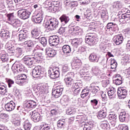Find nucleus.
<instances>
[{
    "mask_svg": "<svg viewBox=\"0 0 130 130\" xmlns=\"http://www.w3.org/2000/svg\"><path fill=\"white\" fill-rule=\"evenodd\" d=\"M46 27L49 31H52L58 27V20L56 18H51L46 24Z\"/></svg>",
    "mask_w": 130,
    "mask_h": 130,
    "instance_id": "f257e3e1",
    "label": "nucleus"
},
{
    "mask_svg": "<svg viewBox=\"0 0 130 130\" xmlns=\"http://www.w3.org/2000/svg\"><path fill=\"white\" fill-rule=\"evenodd\" d=\"M7 20L11 25H13L14 27H20V20L18 19H14V14L10 13L7 15Z\"/></svg>",
    "mask_w": 130,
    "mask_h": 130,
    "instance_id": "f03ea898",
    "label": "nucleus"
},
{
    "mask_svg": "<svg viewBox=\"0 0 130 130\" xmlns=\"http://www.w3.org/2000/svg\"><path fill=\"white\" fill-rule=\"evenodd\" d=\"M12 70L14 74L22 73L25 71V66L19 62H16L13 64Z\"/></svg>",
    "mask_w": 130,
    "mask_h": 130,
    "instance_id": "7ed1b4c3",
    "label": "nucleus"
},
{
    "mask_svg": "<svg viewBox=\"0 0 130 130\" xmlns=\"http://www.w3.org/2000/svg\"><path fill=\"white\" fill-rule=\"evenodd\" d=\"M32 75L34 78H39V77H43L44 72L42 71V68L41 66H38L36 67L32 71Z\"/></svg>",
    "mask_w": 130,
    "mask_h": 130,
    "instance_id": "20e7f679",
    "label": "nucleus"
},
{
    "mask_svg": "<svg viewBox=\"0 0 130 130\" xmlns=\"http://www.w3.org/2000/svg\"><path fill=\"white\" fill-rule=\"evenodd\" d=\"M74 77H75L74 72H71L68 73L64 79V81L68 87H71L74 84V79H73Z\"/></svg>",
    "mask_w": 130,
    "mask_h": 130,
    "instance_id": "39448f33",
    "label": "nucleus"
},
{
    "mask_svg": "<svg viewBox=\"0 0 130 130\" xmlns=\"http://www.w3.org/2000/svg\"><path fill=\"white\" fill-rule=\"evenodd\" d=\"M58 70V68L54 67L50 68L48 70V74L51 79H56V78L59 77V70Z\"/></svg>",
    "mask_w": 130,
    "mask_h": 130,
    "instance_id": "423d86ee",
    "label": "nucleus"
},
{
    "mask_svg": "<svg viewBox=\"0 0 130 130\" xmlns=\"http://www.w3.org/2000/svg\"><path fill=\"white\" fill-rule=\"evenodd\" d=\"M16 83L18 85L22 86L27 81V75L25 74L18 75L15 77Z\"/></svg>",
    "mask_w": 130,
    "mask_h": 130,
    "instance_id": "0eeeda50",
    "label": "nucleus"
},
{
    "mask_svg": "<svg viewBox=\"0 0 130 130\" xmlns=\"http://www.w3.org/2000/svg\"><path fill=\"white\" fill-rule=\"evenodd\" d=\"M17 14L20 19H22V20H26V19H29L30 15H31V12L25 10H20L18 11Z\"/></svg>",
    "mask_w": 130,
    "mask_h": 130,
    "instance_id": "6e6552de",
    "label": "nucleus"
},
{
    "mask_svg": "<svg viewBox=\"0 0 130 130\" xmlns=\"http://www.w3.org/2000/svg\"><path fill=\"white\" fill-rule=\"evenodd\" d=\"M62 91H63V86L58 85L56 87V89L53 90L52 94L55 98H58L62 94Z\"/></svg>",
    "mask_w": 130,
    "mask_h": 130,
    "instance_id": "1a4fd4ad",
    "label": "nucleus"
},
{
    "mask_svg": "<svg viewBox=\"0 0 130 130\" xmlns=\"http://www.w3.org/2000/svg\"><path fill=\"white\" fill-rule=\"evenodd\" d=\"M117 95L119 99H124L127 95V90L125 87H119L117 90Z\"/></svg>",
    "mask_w": 130,
    "mask_h": 130,
    "instance_id": "9d476101",
    "label": "nucleus"
},
{
    "mask_svg": "<svg viewBox=\"0 0 130 130\" xmlns=\"http://www.w3.org/2000/svg\"><path fill=\"white\" fill-rule=\"evenodd\" d=\"M15 41H10L8 42L6 46H7L8 52L9 53H14L16 52V49H17V45L14 44Z\"/></svg>",
    "mask_w": 130,
    "mask_h": 130,
    "instance_id": "9b49d317",
    "label": "nucleus"
},
{
    "mask_svg": "<svg viewBox=\"0 0 130 130\" xmlns=\"http://www.w3.org/2000/svg\"><path fill=\"white\" fill-rule=\"evenodd\" d=\"M95 38H96V37L93 34H88L85 37V42L88 44V45L92 46L94 45Z\"/></svg>",
    "mask_w": 130,
    "mask_h": 130,
    "instance_id": "f8f14e48",
    "label": "nucleus"
},
{
    "mask_svg": "<svg viewBox=\"0 0 130 130\" xmlns=\"http://www.w3.org/2000/svg\"><path fill=\"white\" fill-rule=\"evenodd\" d=\"M49 43L51 46H56L59 43V38L57 36H52L49 37Z\"/></svg>",
    "mask_w": 130,
    "mask_h": 130,
    "instance_id": "ddd939ff",
    "label": "nucleus"
},
{
    "mask_svg": "<svg viewBox=\"0 0 130 130\" xmlns=\"http://www.w3.org/2000/svg\"><path fill=\"white\" fill-rule=\"evenodd\" d=\"M82 87H83L82 81L74 84L73 85V89L74 90V94H75V95H78V94L80 93V92H81V88Z\"/></svg>",
    "mask_w": 130,
    "mask_h": 130,
    "instance_id": "4468645a",
    "label": "nucleus"
},
{
    "mask_svg": "<svg viewBox=\"0 0 130 130\" xmlns=\"http://www.w3.org/2000/svg\"><path fill=\"white\" fill-rule=\"evenodd\" d=\"M69 32L72 35H78L80 33H83V29L79 26H71L70 27Z\"/></svg>",
    "mask_w": 130,
    "mask_h": 130,
    "instance_id": "2eb2a0df",
    "label": "nucleus"
},
{
    "mask_svg": "<svg viewBox=\"0 0 130 130\" xmlns=\"http://www.w3.org/2000/svg\"><path fill=\"white\" fill-rule=\"evenodd\" d=\"M31 119L34 122H39V121H40L42 119V116H41L39 113L34 111L32 112Z\"/></svg>",
    "mask_w": 130,
    "mask_h": 130,
    "instance_id": "dca6fc26",
    "label": "nucleus"
},
{
    "mask_svg": "<svg viewBox=\"0 0 130 130\" xmlns=\"http://www.w3.org/2000/svg\"><path fill=\"white\" fill-rule=\"evenodd\" d=\"M28 38V36H27V30L25 29L21 30L19 34V40L21 42L25 41L26 39Z\"/></svg>",
    "mask_w": 130,
    "mask_h": 130,
    "instance_id": "f3484780",
    "label": "nucleus"
},
{
    "mask_svg": "<svg viewBox=\"0 0 130 130\" xmlns=\"http://www.w3.org/2000/svg\"><path fill=\"white\" fill-rule=\"evenodd\" d=\"M113 42L116 45H120L123 42V36L122 35L115 36L113 38Z\"/></svg>",
    "mask_w": 130,
    "mask_h": 130,
    "instance_id": "a211bd4d",
    "label": "nucleus"
},
{
    "mask_svg": "<svg viewBox=\"0 0 130 130\" xmlns=\"http://www.w3.org/2000/svg\"><path fill=\"white\" fill-rule=\"evenodd\" d=\"M81 65L82 63L81 62V60L79 59H75L73 60L71 63V66L73 70H79Z\"/></svg>",
    "mask_w": 130,
    "mask_h": 130,
    "instance_id": "6ab92c4d",
    "label": "nucleus"
},
{
    "mask_svg": "<svg viewBox=\"0 0 130 130\" xmlns=\"http://www.w3.org/2000/svg\"><path fill=\"white\" fill-rule=\"evenodd\" d=\"M16 107V104L13 101L5 105V109L7 111H13Z\"/></svg>",
    "mask_w": 130,
    "mask_h": 130,
    "instance_id": "aec40b11",
    "label": "nucleus"
},
{
    "mask_svg": "<svg viewBox=\"0 0 130 130\" xmlns=\"http://www.w3.org/2000/svg\"><path fill=\"white\" fill-rule=\"evenodd\" d=\"M37 103L35 101H32V100H29L26 102L24 104V106L26 107V108H35L37 106Z\"/></svg>",
    "mask_w": 130,
    "mask_h": 130,
    "instance_id": "412c9836",
    "label": "nucleus"
},
{
    "mask_svg": "<svg viewBox=\"0 0 130 130\" xmlns=\"http://www.w3.org/2000/svg\"><path fill=\"white\" fill-rule=\"evenodd\" d=\"M46 53L49 57H54L56 55V51L53 49L48 48L46 49Z\"/></svg>",
    "mask_w": 130,
    "mask_h": 130,
    "instance_id": "4be33fe9",
    "label": "nucleus"
},
{
    "mask_svg": "<svg viewBox=\"0 0 130 130\" xmlns=\"http://www.w3.org/2000/svg\"><path fill=\"white\" fill-rule=\"evenodd\" d=\"M31 35L33 38H35L36 39H38V37L40 36V31L38 28H35L31 31Z\"/></svg>",
    "mask_w": 130,
    "mask_h": 130,
    "instance_id": "5701e85b",
    "label": "nucleus"
},
{
    "mask_svg": "<svg viewBox=\"0 0 130 130\" xmlns=\"http://www.w3.org/2000/svg\"><path fill=\"white\" fill-rule=\"evenodd\" d=\"M108 95L110 99L115 98V88L114 87L109 88L108 91Z\"/></svg>",
    "mask_w": 130,
    "mask_h": 130,
    "instance_id": "b1692460",
    "label": "nucleus"
},
{
    "mask_svg": "<svg viewBox=\"0 0 130 130\" xmlns=\"http://www.w3.org/2000/svg\"><path fill=\"white\" fill-rule=\"evenodd\" d=\"M23 59L24 63L26 64V66H32L33 64V58L25 56Z\"/></svg>",
    "mask_w": 130,
    "mask_h": 130,
    "instance_id": "393cba45",
    "label": "nucleus"
},
{
    "mask_svg": "<svg viewBox=\"0 0 130 130\" xmlns=\"http://www.w3.org/2000/svg\"><path fill=\"white\" fill-rule=\"evenodd\" d=\"M116 79L113 81L114 84L115 85H119L122 84V77L120 76V75H116Z\"/></svg>",
    "mask_w": 130,
    "mask_h": 130,
    "instance_id": "a878e982",
    "label": "nucleus"
},
{
    "mask_svg": "<svg viewBox=\"0 0 130 130\" xmlns=\"http://www.w3.org/2000/svg\"><path fill=\"white\" fill-rule=\"evenodd\" d=\"M98 57L94 53H91L89 56V60L90 62H98Z\"/></svg>",
    "mask_w": 130,
    "mask_h": 130,
    "instance_id": "bb28decb",
    "label": "nucleus"
},
{
    "mask_svg": "<svg viewBox=\"0 0 130 130\" xmlns=\"http://www.w3.org/2000/svg\"><path fill=\"white\" fill-rule=\"evenodd\" d=\"M6 93H8L7 86L4 85V83H0V94L1 95H6Z\"/></svg>",
    "mask_w": 130,
    "mask_h": 130,
    "instance_id": "cd10ccee",
    "label": "nucleus"
},
{
    "mask_svg": "<svg viewBox=\"0 0 130 130\" xmlns=\"http://www.w3.org/2000/svg\"><path fill=\"white\" fill-rule=\"evenodd\" d=\"M59 20L61 23H64V24H68L70 21V18L69 16H66V14H63L60 18Z\"/></svg>",
    "mask_w": 130,
    "mask_h": 130,
    "instance_id": "c85d7f7f",
    "label": "nucleus"
},
{
    "mask_svg": "<svg viewBox=\"0 0 130 130\" xmlns=\"http://www.w3.org/2000/svg\"><path fill=\"white\" fill-rule=\"evenodd\" d=\"M93 126H94V124L92 122H89L86 123L84 124L83 127V130H91L92 129Z\"/></svg>",
    "mask_w": 130,
    "mask_h": 130,
    "instance_id": "c756f323",
    "label": "nucleus"
},
{
    "mask_svg": "<svg viewBox=\"0 0 130 130\" xmlns=\"http://www.w3.org/2000/svg\"><path fill=\"white\" fill-rule=\"evenodd\" d=\"M126 117H127V114H126L125 112H122L120 113L119 118L120 121H121V122H123V121H125V118H126Z\"/></svg>",
    "mask_w": 130,
    "mask_h": 130,
    "instance_id": "7c9ffc66",
    "label": "nucleus"
},
{
    "mask_svg": "<svg viewBox=\"0 0 130 130\" xmlns=\"http://www.w3.org/2000/svg\"><path fill=\"white\" fill-rule=\"evenodd\" d=\"M23 126L25 130H30L32 127V124L30 123L29 120H26L24 122Z\"/></svg>",
    "mask_w": 130,
    "mask_h": 130,
    "instance_id": "2f4dec72",
    "label": "nucleus"
},
{
    "mask_svg": "<svg viewBox=\"0 0 130 130\" xmlns=\"http://www.w3.org/2000/svg\"><path fill=\"white\" fill-rule=\"evenodd\" d=\"M107 114V112L100 111L98 113L97 117L99 119H102L106 117Z\"/></svg>",
    "mask_w": 130,
    "mask_h": 130,
    "instance_id": "473e14b6",
    "label": "nucleus"
},
{
    "mask_svg": "<svg viewBox=\"0 0 130 130\" xmlns=\"http://www.w3.org/2000/svg\"><path fill=\"white\" fill-rule=\"evenodd\" d=\"M62 51L63 53H70L71 51H72V49H71V47L69 45H64L62 47Z\"/></svg>",
    "mask_w": 130,
    "mask_h": 130,
    "instance_id": "72a5a7b5",
    "label": "nucleus"
},
{
    "mask_svg": "<svg viewBox=\"0 0 130 130\" xmlns=\"http://www.w3.org/2000/svg\"><path fill=\"white\" fill-rule=\"evenodd\" d=\"M43 20V17L37 16H36V17L32 18V22H34L36 24H40V23H41V22H42Z\"/></svg>",
    "mask_w": 130,
    "mask_h": 130,
    "instance_id": "f704fd0d",
    "label": "nucleus"
},
{
    "mask_svg": "<svg viewBox=\"0 0 130 130\" xmlns=\"http://www.w3.org/2000/svg\"><path fill=\"white\" fill-rule=\"evenodd\" d=\"M82 43V39H76L74 40L72 42V45L74 46L75 47H77L78 45H79V44H81Z\"/></svg>",
    "mask_w": 130,
    "mask_h": 130,
    "instance_id": "c9c22d12",
    "label": "nucleus"
},
{
    "mask_svg": "<svg viewBox=\"0 0 130 130\" xmlns=\"http://www.w3.org/2000/svg\"><path fill=\"white\" fill-rule=\"evenodd\" d=\"M10 36V32L8 30H2L1 31V37L7 39Z\"/></svg>",
    "mask_w": 130,
    "mask_h": 130,
    "instance_id": "e433bc0d",
    "label": "nucleus"
},
{
    "mask_svg": "<svg viewBox=\"0 0 130 130\" xmlns=\"http://www.w3.org/2000/svg\"><path fill=\"white\" fill-rule=\"evenodd\" d=\"M117 118V117L116 116V115L112 112H111L108 116V119L112 121H115Z\"/></svg>",
    "mask_w": 130,
    "mask_h": 130,
    "instance_id": "4c0bfd02",
    "label": "nucleus"
},
{
    "mask_svg": "<svg viewBox=\"0 0 130 130\" xmlns=\"http://www.w3.org/2000/svg\"><path fill=\"white\" fill-rule=\"evenodd\" d=\"M38 39H39V41H40V43H41V44H42L43 45V46H45V45H46V44H47V39H46V38L39 37V38H38Z\"/></svg>",
    "mask_w": 130,
    "mask_h": 130,
    "instance_id": "58836bf2",
    "label": "nucleus"
},
{
    "mask_svg": "<svg viewBox=\"0 0 130 130\" xmlns=\"http://www.w3.org/2000/svg\"><path fill=\"white\" fill-rule=\"evenodd\" d=\"M0 118L3 119V121H8V120L9 119V115L6 113H1L0 114Z\"/></svg>",
    "mask_w": 130,
    "mask_h": 130,
    "instance_id": "ea45409f",
    "label": "nucleus"
},
{
    "mask_svg": "<svg viewBox=\"0 0 130 130\" xmlns=\"http://www.w3.org/2000/svg\"><path fill=\"white\" fill-rule=\"evenodd\" d=\"M33 52L34 55L38 56V57H42V56L43 55L42 52H40V50H36V49H35L33 50Z\"/></svg>",
    "mask_w": 130,
    "mask_h": 130,
    "instance_id": "a19ab883",
    "label": "nucleus"
},
{
    "mask_svg": "<svg viewBox=\"0 0 130 130\" xmlns=\"http://www.w3.org/2000/svg\"><path fill=\"white\" fill-rule=\"evenodd\" d=\"M90 103L94 109H97V108H98V107H97V105H98V101L97 100L94 99L91 100Z\"/></svg>",
    "mask_w": 130,
    "mask_h": 130,
    "instance_id": "79ce46f5",
    "label": "nucleus"
},
{
    "mask_svg": "<svg viewBox=\"0 0 130 130\" xmlns=\"http://www.w3.org/2000/svg\"><path fill=\"white\" fill-rule=\"evenodd\" d=\"M113 8L116 9H120V8H121V3L118 1L114 2L113 4Z\"/></svg>",
    "mask_w": 130,
    "mask_h": 130,
    "instance_id": "37998d69",
    "label": "nucleus"
},
{
    "mask_svg": "<svg viewBox=\"0 0 130 130\" xmlns=\"http://www.w3.org/2000/svg\"><path fill=\"white\" fill-rule=\"evenodd\" d=\"M119 19H122V20H125V21H128L130 20V17L125 14H123L121 16H119Z\"/></svg>",
    "mask_w": 130,
    "mask_h": 130,
    "instance_id": "c03bdc74",
    "label": "nucleus"
},
{
    "mask_svg": "<svg viewBox=\"0 0 130 130\" xmlns=\"http://www.w3.org/2000/svg\"><path fill=\"white\" fill-rule=\"evenodd\" d=\"M24 44L27 46L28 47H33L34 46V43L32 41H27L24 42Z\"/></svg>",
    "mask_w": 130,
    "mask_h": 130,
    "instance_id": "a18cd8bd",
    "label": "nucleus"
},
{
    "mask_svg": "<svg viewBox=\"0 0 130 130\" xmlns=\"http://www.w3.org/2000/svg\"><path fill=\"white\" fill-rule=\"evenodd\" d=\"M65 124L64 120H59L57 122V126L58 127H63Z\"/></svg>",
    "mask_w": 130,
    "mask_h": 130,
    "instance_id": "49530a36",
    "label": "nucleus"
},
{
    "mask_svg": "<svg viewBox=\"0 0 130 130\" xmlns=\"http://www.w3.org/2000/svg\"><path fill=\"white\" fill-rule=\"evenodd\" d=\"M1 59L2 61H3V62H5V61H8V56H7V54H3L1 56Z\"/></svg>",
    "mask_w": 130,
    "mask_h": 130,
    "instance_id": "de8ad7c7",
    "label": "nucleus"
},
{
    "mask_svg": "<svg viewBox=\"0 0 130 130\" xmlns=\"http://www.w3.org/2000/svg\"><path fill=\"white\" fill-rule=\"evenodd\" d=\"M41 128L40 130H49L50 129V127L48 126V125L45 124H42L41 125Z\"/></svg>",
    "mask_w": 130,
    "mask_h": 130,
    "instance_id": "09e8293b",
    "label": "nucleus"
},
{
    "mask_svg": "<svg viewBox=\"0 0 130 130\" xmlns=\"http://www.w3.org/2000/svg\"><path fill=\"white\" fill-rule=\"evenodd\" d=\"M109 84V80L108 79H105L102 81V86L103 87H107V85Z\"/></svg>",
    "mask_w": 130,
    "mask_h": 130,
    "instance_id": "8fccbe9b",
    "label": "nucleus"
},
{
    "mask_svg": "<svg viewBox=\"0 0 130 130\" xmlns=\"http://www.w3.org/2000/svg\"><path fill=\"white\" fill-rule=\"evenodd\" d=\"M101 127L103 128V129H107V128L109 127V124L107 123H102L101 124Z\"/></svg>",
    "mask_w": 130,
    "mask_h": 130,
    "instance_id": "3c124183",
    "label": "nucleus"
},
{
    "mask_svg": "<svg viewBox=\"0 0 130 130\" xmlns=\"http://www.w3.org/2000/svg\"><path fill=\"white\" fill-rule=\"evenodd\" d=\"M98 90H99V87L98 86L91 87V92L93 93V94H96V93L98 92Z\"/></svg>",
    "mask_w": 130,
    "mask_h": 130,
    "instance_id": "603ef678",
    "label": "nucleus"
},
{
    "mask_svg": "<svg viewBox=\"0 0 130 130\" xmlns=\"http://www.w3.org/2000/svg\"><path fill=\"white\" fill-rule=\"evenodd\" d=\"M117 30H118L117 25L113 23V25H112V27L111 28V31H114V32H115L116 31H117Z\"/></svg>",
    "mask_w": 130,
    "mask_h": 130,
    "instance_id": "864d4df0",
    "label": "nucleus"
},
{
    "mask_svg": "<svg viewBox=\"0 0 130 130\" xmlns=\"http://www.w3.org/2000/svg\"><path fill=\"white\" fill-rule=\"evenodd\" d=\"M13 123L15 125H17V126H19L21 124V120L15 119L13 120Z\"/></svg>",
    "mask_w": 130,
    "mask_h": 130,
    "instance_id": "5fc2aeb1",
    "label": "nucleus"
},
{
    "mask_svg": "<svg viewBox=\"0 0 130 130\" xmlns=\"http://www.w3.org/2000/svg\"><path fill=\"white\" fill-rule=\"evenodd\" d=\"M43 86H38L35 90H36V92H39V93H40V92H43Z\"/></svg>",
    "mask_w": 130,
    "mask_h": 130,
    "instance_id": "6e6d98bb",
    "label": "nucleus"
},
{
    "mask_svg": "<svg viewBox=\"0 0 130 130\" xmlns=\"http://www.w3.org/2000/svg\"><path fill=\"white\" fill-rule=\"evenodd\" d=\"M92 73L94 74H98L99 73V69H98V67H93L91 70Z\"/></svg>",
    "mask_w": 130,
    "mask_h": 130,
    "instance_id": "4d7b16f0",
    "label": "nucleus"
},
{
    "mask_svg": "<svg viewBox=\"0 0 130 130\" xmlns=\"http://www.w3.org/2000/svg\"><path fill=\"white\" fill-rule=\"evenodd\" d=\"M70 71V68L68 65H64L63 67L62 72L63 73H67V72H69Z\"/></svg>",
    "mask_w": 130,
    "mask_h": 130,
    "instance_id": "13d9d810",
    "label": "nucleus"
},
{
    "mask_svg": "<svg viewBox=\"0 0 130 130\" xmlns=\"http://www.w3.org/2000/svg\"><path fill=\"white\" fill-rule=\"evenodd\" d=\"M7 83L8 84V87L11 88V87H12V85L14 84V82L12 79H8L7 80Z\"/></svg>",
    "mask_w": 130,
    "mask_h": 130,
    "instance_id": "bf43d9fd",
    "label": "nucleus"
},
{
    "mask_svg": "<svg viewBox=\"0 0 130 130\" xmlns=\"http://www.w3.org/2000/svg\"><path fill=\"white\" fill-rule=\"evenodd\" d=\"M113 24V23L112 22L108 23L106 26V28L107 29V30H109V31H111Z\"/></svg>",
    "mask_w": 130,
    "mask_h": 130,
    "instance_id": "052dcab7",
    "label": "nucleus"
},
{
    "mask_svg": "<svg viewBox=\"0 0 130 130\" xmlns=\"http://www.w3.org/2000/svg\"><path fill=\"white\" fill-rule=\"evenodd\" d=\"M7 4L9 8H12V7H13L12 0H7Z\"/></svg>",
    "mask_w": 130,
    "mask_h": 130,
    "instance_id": "680f3d73",
    "label": "nucleus"
},
{
    "mask_svg": "<svg viewBox=\"0 0 130 130\" xmlns=\"http://www.w3.org/2000/svg\"><path fill=\"white\" fill-rule=\"evenodd\" d=\"M14 94L15 96H21V92H20V90L18 89H15L14 91Z\"/></svg>",
    "mask_w": 130,
    "mask_h": 130,
    "instance_id": "e2e57ef3",
    "label": "nucleus"
},
{
    "mask_svg": "<svg viewBox=\"0 0 130 130\" xmlns=\"http://www.w3.org/2000/svg\"><path fill=\"white\" fill-rule=\"evenodd\" d=\"M125 75H126V77L128 78H130V67L128 69L126 70Z\"/></svg>",
    "mask_w": 130,
    "mask_h": 130,
    "instance_id": "0e129e2a",
    "label": "nucleus"
},
{
    "mask_svg": "<svg viewBox=\"0 0 130 130\" xmlns=\"http://www.w3.org/2000/svg\"><path fill=\"white\" fill-rule=\"evenodd\" d=\"M89 92H90V90L88 88H85L82 91L81 93L89 94Z\"/></svg>",
    "mask_w": 130,
    "mask_h": 130,
    "instance_id": "69168bd1",
    "label": "nucleus"
},
{
    "mask_svg": "<svg viewBox=\"0 0 130 130\" xmlns=\"http://www.w3.org/2000/svg\"><path fill=\"white\" fill-rule=\"evenodd\" d=\"M120 130H128V127L125 125L120 126Z\"/></svg>",
    "mask_w": 130,
    "mask_h": 130,
    "instance_id": "338daca9",
    "label": "nucleus"
},
{
    "mask_svg": "<svg viewBox=\"0 0 130 130\" xmlns=\"http://www.w3.org/2000/svg\"><path fill=\"white\" fill-rule=\"evenodd\" d=\"M62 100L63 101H64V102H69V100H70V99H69V96H68V95H64L62 98Z\"/></svg>",
    "mask_w": 130,
    "mask_h": 130,
    "instance_id": "774afa93",
    "label": "nucleus"
}]
</instances>
